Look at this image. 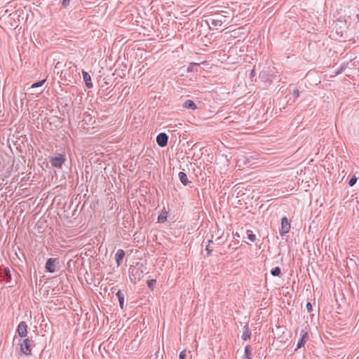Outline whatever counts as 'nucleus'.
I'll use <instances>...</instances> for the list:
<instances>
[{"label": "nucleus", "instance_id": "f257e3e1", "mask_svg": "<svg viewBox=\"0 0 359 359\" xmlns=\"http://www.w3.org/2000/svg\"><path fill=\"white\" fill-rule=\"evenodd\" d=\"M65 161V155L62 154H55L54 156H49V162L56 168H61Z\"/></svg>", "mask_w": 359, "mask_h": 359}, {"label": "nucleus", "instance_id": "f03ea898", "mask_svg": "<svg viewBox=\"0 0 359 359\" xmlns=\"http://www.w3.org/2000/svg\"><path fill=\"white\" fill-rule=\"evenodd\" d=\"M33 341L29 338H26L20 344V351L26 355L32 354L31 346Z\"/></svg>", "mask_w": 359, "mask_h": 359}, {"label": "nucleus", "instance_id": "7ed1b4c3", "mask_svg": "<svg viewBox=\"0 0 359 359\" xmlns=\"http://www.w3.org/2000/svg\"><path fill=\"white\" fill-rule=\"evenodd\" d=\"M290 222L286 217H283L281 219V226L279 229V233L281 236H285L290 231Z\"/></svg>", "mask_w": 359, "mask_h": 359}, {"label": "nucleus", "instance_id": "20e7f679", "mask_svg": "<svg viewBox=\"0 0 359 359\" xmlns=\"http://www.w3.org/2000/svg\"><path fill=\"white\" fill-rule=\"evenodd\" d=\"M59 262L55 258H49L47 259L46 263V270L49 273H55L56 271V264H58Z\"/></svg>", "mask_w": 359, "mask_h": 359}, {"label": "nucleus", "instance_id": "39448f33", "mask_svg": "<svg viewBox=\"0 0 359 359\" xmlns=\"http://www.w3.org/2000/svg\"><path fill=\"white\" fill-rule=\"evenodd\" d=\"M143 271H138L135 268L130 267L129 269V276L131 281L135 283L137 280H140Z\"/></svg>", "mask_w": 359, "mask_h": 359}, {"label": "nucleus", "instance_id": "423d86ee", "mask_svg": "<svg viewBox=\"0 0 359 359\" xmlns=\"http://www.w3.org/2000/svg\"><path fill=\"white\" fill-rule=\"evenodd\" d=\"M17 333L20 337H25L27 334V325L25 322H20L16 330Z\"/></svg>", "mask_w": 359, "mask_h": 359}, {"label": "nucleus", "instance_id": "0eeeda50", "mask_svg": "<svg viewBox=\"0 0 359 359\" xmlns=\"http://www.w3.org/2000/svg\"><path fill=\"white\" fill-rule=\"evenodd\" d=\"M168 136L165 133H159L156 137V142L161 147H164L167 145Z\"/></svg>", "mask_w": 359, "mask_h": 359}, {"label": "nucleus", "instance_id": "6e6552de", "mask_svg": "<svg viewBox=\"0 0 359 359\" xmlns=\"http://www.w3.org/2000/svg\"><path fill=\"white\" fill-rule=\"evenodd\" d=\"M124 256H125V252H124L123 250L118 249L116 251V255H115V259H116L117 266H120L121 265Z\"/></svg>", "mask_w": 359, "mask_h": 359}, {"label": "nucleus", "instance_id": "1a4fd4ad", "mask_svg": "<svg viewBox=\"0 0 359 359\" xmlns=\"http://www.w3.org/2000/svg\"><path fill=\"white\" fill-rule=\"evenodd\" d=\"M82 74H83V79L85 81L86 87L88 88H93V83L91 81V77H90V74L85 71H82Z\"/></svg>", "mask_w": 359, "mask_h": 359}, {"label": "nucleus", "instance_id": "9d476101", "mask_svg": "<svg viewBox=\"0 0 359 359\" xmlns=\"http://www.w3.org/2000/svg\"><path fill=\"white\" fill-rule=\"evenodd\" d=\"M179 178L182 184L184 186L187 185L190 182L188 180L187 175L184 172H180L178 174Z\"/></svg>", "mask_w": 359, "mask_h": 359}, {"label": "nucleus", "instance_id": "9b49d317", "mask_svg": "<svg viewBox=\"0 0 359 359\" xmlns=\"http://www.w3.org/2000/svg\"><path fill=\"white\" fill-rule=\"evenodd\" d=\"M250 336H251V332L250 330L248 325H245L244 326V331L242 334V339L243 340L246 341V340L250 339Z\"/></svg>", "mask_w": 359, "mask_h": 359}, {"label": "nucleus", "instance_id": "f8f14e48", "mask_svg": "<svg viewBox=\"0 0 359 359\" xmlns=\"http://www.w3.org/2000/svg\"><path fill=\"white\" fill-rule=\"evenodd\" d=\"M183 107L195 110L197 109L196 104L191 100H186L183 104Z\"/></svg>", "mask_w": 359, "mask_h": 359}, {"label": "nucleus", "instance_id": "ddd939ff", "mask_svg": "<svg viewBox=\"0 0 359 359\" xmlns=\"http://www.w3.org/2000/svg\"><path fill=\"white\" fill-rule=\"evenodd\" d=\"M308 337V334L307 333H304L302 337L299 339L298 342H297V347H296V350L297 349H299L300 348H302V346H304V344L306 342V339Z\"/></svg>", "mask_w": 359, "mask_h": 359}, {"label": "nucleus", "instance_id": "4468645a", "mask_svg": "<svg viewBox=\"0 0 359 359\" xmlns=\"http://www.w3.org/2000/svg\"><path fill=\"white\" fill-rule=\"evenodd\" d=\"M116 297L118 299L119 305L121 309H123V305H124V294L121 291L118 290L116 292Z\"/></svg>", "mask_w": 359, "mask_h": 359}, {"label": "nucleus", "instance_id": "2eb2a0df", "mask_svg": "<svg viewBox=\"0 0 359 359\" xmlns=\"http://www.w3.org/2000/svg\"><path fill=\"white\" fill-rule=\"evenodd\" d=\"M251 358V348L250 345H247L245 347V353L242 357V359H250Z\"/></svg>", "mask_w": 359, "mask_h": 359}, {"label": "nucleus", "instance_id": "dca6fc26", "mask_svg": "<svg viewBox=\"0 0 359 359\" xmlns=\"http://www.w3.org/2000/svg\"><path fill=\"white\" fill-rule=\"evenodd\" d=\"M4 275L5 277V279L7 282H10L11 280V273L9 268L6 267L4 269Z\"/></svg>", "mask_w": 359, "mask_h": 359}, {"label": "nucleus", "instance_id": "f3484780", "mask_svg": "<svg viewBox=\"0 0 359 359\" xmlns=\"http://www.w3.org/2000/svg\"><path fill=\"white\" fill-rule=\"evenodd\" d=\"M198 67H199L198 63H190L187 68V71L188 72H196V71H198Z\"/></svg>", "mask_w": 359, "mask_h": 359}, {"label": "nucleus", "instance_id": "a211bd4d", "mask_svg": "<svg viewBox=\"0 0 359 359\" xmlns=\"http://www.w3.org/2000/svg\"><path fill=\"white\" fill-rule=\"evenodd\" d=\"M281 273V269L280 267L276 266L271 271V274L273 276H278Z\"/></svg>", "mask_w": 359, "mask_h": 359}, {"label": "nucleus", "instance_id": "6ab92c4d", "mask_svg": "<svg viewBox=\"0 0 359 359\" xmlns=\"http://www.w3.org/2000/svg\"><path fill=\"white\" fill-rule=\"evenodd\" d=\"M46 79H43L41 81H39L32 83L31 86V88H36L42 86L44 84V83L46 82Z\"/></svg>", "mask_w": 359, "mask_h": 359}, {"label": "nucleus", "instance_id": "aec40b11", "mask_svg": "<svg viewBox=\"0 0 359 359\" xmlns=\"http://www.w3.org/2000/svg\"><path fill=\"white\" fill-rule=\"evenodd\" d=\"M248 238L252 242H255L256 241V236L253 233L251 230H248L247 231Z\"/></svg>", "mask_w": 359, "mask_h": 359}, {"label": "nucleus", "instance_id": "412c9836", "mask_svg": "<svg viewBox=\"0 0 359 359\" xmlns=\"http://www.w3.org/2000/svg\"><path fill=\"white\" fill-rule=\"evenodd\" d=\"M156 280L155 279H151L147 281V286L149 289L153 290L154 285L156 283Z\"/></svg>", "mask_w": 359, "mask_h": 359}, {"label": "nucleus", "instance_id": "4be33fe9", "mask_svg": "<svg viewBox=\"0 0 359 359\" xmlns=\"http://www.w3.org/2000/svg\"><path fill=\"white\" fill-rule=\"evenodd\" d=\"M167 219V216L165 214L163 213L158 215V222H164Z\"/></svg>", "mask_w": 359, "mask_h": 359}, {"label": "nucleus", "instance_id": "5701e85b", "mask_svg": "<svg viewBox=\"0 0 359 359\" xmlns=\"http://www.w3.org/2000/svg\"><path fill=\"white\" fill-rule=\"evenodd\" d=\"M356 182H357V177H356L355 175H353V176L350 179V180H349V182H348V184H349V186L353 187V185H355V184Z\"/></svg>", "mask_w": 359, "mask_h": 359}, {"label": "nucleus", "instance_id": "b1692460", "mask_svg": "<svg viewBox=\"0 0 359 359\" xmlns=\"http://www.w3.org/2000/svg\"><path fill=\"white\" fill-rule=\"evenodd\" d=\"M70 1H71V0H63L62 2V7L67 8V6H69Z\"/></svg>", "mask_w": 359, "mask_h": 359}, {"label": "nucleus", "instance_id": "393cba45", "mask_svg": "<svg viewBox=\"0 0 359 359\" xmlns=\"http://www.w3.org/2000/svg\"><path fill=\"white\" fill-rule=\"evenodd\" d=\"M186 357H187L186 351L184 350L181 351L180 353V355H179V358L180 359H186Z\"/></svg>", "mask_w": 359, "mask_h": 359}, {"label": "nucleus", "instance_id": "a878e982", "mask_svg": "<svg viewBox=\"0 0 359 359\" xmlns=\"http://www.w3.org/2000/svg\"><path fill=\"white\" fill-rule=\"evenodd\" d=\"M306 307L308 312L312 311L313 307H312V304L311 302H307Z\"/></svg>", "mask_w": 359, "mask_h": 359}, {"label": "nucleus", "instance_id": "bb28decb", "mask_svg": "<svg viewBox=\"0 0 359 359\" xmlns=\"http://www.w3.org/2000/svg\"><path fill=\"white\" fill-rule=\"evenodd\" d=\"M292 95L294 97V98H297L299 95L298 89H297V88L294 89L292 91Z\"/></svg>", "mask_w": 359, "mask_h": 359}, {"label": "nucleus", "instance_id": "cd10ccee", "mask_svg": "<svg viewBox=\"0 0 359 359\" xmlns=\"http://www.w3.org/2000/svg\"><path fill=\"white\" fill-rule=\"evenodd\" d=\"M212 25L217 26V25H222V21L221 20H215L212 21Z\"/></svg>", "mask_w": 359, "mask_h": 359}, {"label": "nucleus", "instance_id": "c85d7f7f", "mask_svg": "<svg viewBox=\"0 0 359 359\" xmlns=\"http://www.w3.org/2000/svg\"><path fill=\"white\" fill-rule=\"evenodd\" d=\"M205 249H206V250L208 252V256H210V254H211V252L212 251V250L210 249L209 245H207Z\"/></svg>", "mask_w": 359, "mask_h": 359}, {"label": "nucleus", "instance_id": "c756f323", "mask_svg": "<svg viewBox=\"0 0 359 359\" xmlns=\"http://www.w3.org/2000/svg\"><path fill=\"white\" fill-rule=\"evenodd\" d=\"M255 75V69H253L250 73V76L251 77H253Z\"/></svg>", "mask_w": 359, "mask_h": 359}, {"label": "nucleus", "instance_id": "7c9ffc66", "mask_svg": "<svg viewBox=\"0 0 359 359\" xmlns=\"http://www.w3.org/2000/svg\"><path fill=\"white\" fill-rule=\"evenodd\" d=\"M208 243H212V241L211 240H209V241H208Z\"/></svg>", "mask_w": 359, "mask_h": 359}]
</instances>
